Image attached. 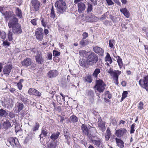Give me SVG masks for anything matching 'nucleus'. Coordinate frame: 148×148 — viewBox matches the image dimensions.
Listing matches in <instances>:
<instances>
[{"instance_id": "1", "label": "nucleus", "mask_w": 148, "mask_h": 148, "mask_svg": "<svg viewBox=\"0 0 148 148\" xmlns=\"http://www.w3.org/2000/svg\"><path fill=\"white\" fill-rule=\"evenodd\" d=\"M8 25L9 28H12V32L14 34H20L22 32L21 26L18 23V20L14 17L9 21Z\"/></svg>"}, {"instance_id": "2", "label": "nucleus", "mask_w": 148, "mask_h": 148, "mask_svg": "<svg viewBox=\"0 0 148 148\" xmlns=\"http://www.w3.org/2000/svg\"><path fill=\"white\" fill-rule=\"evenodd\" d=\"M55 6L57 8L58 13L63 14L66 11V4L65 2L62 0H58L56 2Z\"/></svg>"}, {"instance_id": "3", "label": "nucleus", "mask_w": 148, "mask_h": 148, "mask_svg": "<svg viewBox=\"0 0 148 148\" xmlns=\"http://www.w3.org/2000/svg\"><path fill=\"white\" fill-rule=\"evenodd\" d=\"M108 72L112 78L114 82L116 85H118L119 84V75L121 74V71L118 70H114L110 68L108 71Z\"/></svg>"}, {"instance_id": "4", "label": "nucleus", "mask_w": 148, "mask_h": 148, "mask_svg": "<svg viewBox=\"0 0 148 148\" xmlns=\"http://www.w3.org/2000/svg\"><path fill=\"white\" fill-rule=\"evenodd\" d=\"M88 63L89 65L92 66L95 64L98 61L97 56L93 52H91L87 57Z\"/></svg>"}, {"instance_id": "5", "label": "nucleus", "mask_w": 148, "mask_h": 148, "mask_svg": "<svg viewBox=\"0 0 148 148\" xmlns=\"http://www.w3.org/2000/svg\"><path fill=\"white\" fill-rule=\"evenodd\" d=\"M105 84L101 79H99L96 80V85L95 86V90L99 92H102L105 89Z\"/></svg>"}, {"instance_id": "6", "label": "nucleus", "mask_w": 148, "mask_h": 148, "mask_svg": "<svg viewBox=\"0 0 148 148\" xmlns=\"http://www.w3.org/2000/svg\"><path fill=\"white\" fill-rule=\"evenodd\" d=\"M140 85L148 91V76L144 77L143 79H140L139 82Z\"/></svg>"}, {"instance_id": "7", "label": "nucleus", "mask_w": 148, "mask_h": 148, "mask_svg": "<svg viewBox=\"0 0 148 148\" xmlns=\"http://www.w3.org/2000/svg\"><path fill=\"white\" fill-rule=\"evenodd\" d=\"M36 38L39 40H41L42 39L43 36V30L41 28L37 29L35 32Z\"/></svg>"}, {"instance_id": "8", "label": "nucleus", "mask_w": 148, "mask_h": 148, "mask_svg": "<svg viewBox=\"0 0 148 148\" xmlns=\"http://www.w3.org/2000/svg\"><path fill=\"white\" fill-rule=\"evenodd\" d=\"M8 141L12 146L14 147L15 146L18 147L19 146V143L17 138L10 137L8 139Z\"/></svg>"}, {"instance_id": "9", "label": "nucleus", "mask_w": 148, "mask_h": 148, "mask_svg": "<svg viewBox=\"0 0 148 148\" xmlns=\"http://www.w3.org/2000/svg\"><path fill=\"white\" fill-rule=\"evenodd\" d=\"M89 138L94 145H96L98 147H100L101 146V139L99 138H97L96 139H95V137L92 138L91 136Z\"/></svg>"}, {"instance_id": "10", "label": "nucleus", "mask_w": 148, "mask_h": 148, "mask_svg": "<svg viewBox=\"0 0 148 148\" xmlns=\"http://www.w3.org/2000/svg\"><path fill=\"white\" fill-rule=\"evenodd\" d=\"M126 132L127 130L125 129L121 128L116 130L115 135L117 137L120 138L124 135Z\"/></svg>"}, {"instance_id": "11", "label": "nucleus", "mask_w": 148, "mask_h": 148, "mask_svg": "<svg viewBox=\"0 0 148 148\" xmlns=\"http://www.w3.org/2000/svg\"><path fill=\"white\" fill-rule=\"evenodd\" d=\"M32 63V61L30 58H28L24 60L21 62L22 66L25 67H27L30 65Z\"/></svg>"}, {"instance_id": "12", "label": "nucleus", "mask_w": 148, "mask_h": 148, "mask_svg": "<svg viewBox=\"0 0 148 148\" xmlns=\"http://www.w3.org/2000/svg\"><path fill=\"white\" fill-rule=\"evenodd\" d=\"M36 60L38 64H42L45 61L44 58L42 57L40 53H38L35 56Z\"/></svg>"}, {"instance_id": "13", "label": "nucleus", "mask_w": 148, "mask_h": 148, "mask_svg": "<svg viewBox=\"0 0 148 148\" xmlns=\"http://www.w3.org/2000/svg\"><path fill=\"white\" fill-rule=\"evenodd\" d=\"M31 3L35 10L36 11L38 10L40 5V2L37 0H32Z\"/></svg>"}, {"instance_id": "14", "label": "nucleus", "mask_w": 148, "mask_h": 148, "mask_svg": "<svg viewBox=\"0 0 148 148\" xmlns=\"http://www.w3.org/2000/svg\"><path fill=\"white\" fill-rule=\"evenodd\" d=\"M81 130L82 132L86 135L88 136L89 138L91 137L89 132V129L87 125L84 124H83L81 126Z\"/></svg>"}, {"instance_id": "15", "label": "nucleus", "mask_w": 148, "mask_h": 148, "mask_svg": "<svg viewBox=\"0 0 148 148\" xmlns=\"http://www.w3.org/2000/svg\"><path fill=\"white\" fill-rule=\"evenodd\" d=\"M58 75V73L56 70L49 71L47 74V76L49 78L55 77Z\"/></svg>"}, {"instance_id": "16", "label": "nucleus", "mask_w": 148, "mask_h": 148, "mask_svg": "<svg viewBox=\"0 0 148 148\" xmlns=\"http://www.w3.org/2000/svg\"><path fill=\"white\" fill-rule=\"evenodd\" d=\"M12 68V65H7L5 66L3 69V72L6 76H8Z\"/></svg>"}, {"instance_id": "17", "label": "nucleus", "mask_w": 148, "mask_h": 148, "mask_svg": "<svg viewBox=\"0 0 148 148\" xmlns=\"http://www.w3.org/2000/svg\"><path fill=\"white\" fill-rule=\"evenodd\" d=\"M95 52L99 55L102 56L104 53L103 50L101 47L98 46H95L93 47Z\"/></svg>"}, {"instance_id": "18", "label": "nucleus", "mask_w": 148, "mask_h": 148, "mask_svg": "<svg viewBox=\"0 0 148 148\" xmlns=\"http://www.w3.org/2000/svg\"><path fill=\"white\" fill-rule=\"evenodd\" d=\"M78 11L79 13H82L86 9V5L83 3L79 2L77 4Z\"/></svg>"}, {"instance_id": "19", "label": "nucleus", "mask_w": 148, "mask_h": 148, "mask_svg": "<svg viewBox=\"0 0 148 148\" xmlns=\"http://www.w3.org/2000/svg\"><path fill=\"white\" fill-rule=\"evenodd\" d=\"M29 93L31 95H34L36 96H39L41 95L40 93L37 90L34 88H31L28 90Z\"/></svg>"}, {"instance_id": "20", "label": "nucleus", "mask_w": 148, "mask_h": 148, "mask_svg": "<svg viewBox=\"0 0 148 148\" xmlns=\"http://www.w3.org/2000/svg\"><path fill=\"white\" fill-rule=\"evenodd\" d=\"M98 127L99 129L102 132H104L106 129V127L105 126V123L99 119L98 122Z\"/></svg>"}, {"instance_id": "21", "label": "nucleus", "mask_w": 148, "mask_h": 148, "mask_svg": "<svg viewBox=\"0 0 148 148\" xmlns=\"http://www.w3.org/2000/svg\"><path fill=\"white\" fill-rule=\"evenodd\" d=\"M95 16L91 14H89L85 18V20L87 22H92L95 20Z\"/></svg>"}, {"instance_id": "22", "label": "nucleus", "mask_w": 148, "mask_h": 148, "mask_svg": "<svg viewBox=\"0 0 148 148\" xmlns=\"http://www.w3.org/2000/svg\"><path fill=\"white\" fill-rule=\"evenodd\" d=\"M120 11L127 18L129 17L130 14L129 11L126 8H122L120 9Z\"/></svg>"}, {"instance_id": "23", "label": "nucleus", "mask_w": 148, "mask_h": 148, "mask_svg": "<svg viewBox=\"0 0 148 148\" xmlns=\"http://www.w3.org/2000/svg\"><path fill=\"white\" fill-rule=\"evenodd\" d=\"M115 140L117 144V145L120 148H123L124 147V142L121 140L116 138Z\"/></svg>"}, {"instance_id": "24", "label": "nucleus", "mask_w": 148, "mask_h": 148, "mask_svg": "<svg viewBox=\"0 0 148 148\" xmlns=\"http://www.w3.org/2000/svg\"><path fill=\"white\" fill-rule=\"evenodd\" d=\"M3 14L5 16V18L8 19L11 17L13 15V12L12 11H6L3 13Z\"/></svg>"}, {"instance_id": "25", "label": "nucleus", "mask_w": 148, "mask_h": 148, "mask_svg": "<svg viewBox=\"0 0 148 148\" xmlns=\"http://www.w3.org/2000/svg\"><path fill=\"white\" fill-rule=\"evenodd\" d=\"M114 57L116 58L118 65L119 67L121 69L123 65L122 59L119 56H114Z\"/></svg>"}, {"instance_id": "26", "label": "nucleus", "mask_w": 148, "mask_h": 148, "mask_svg": "<svg viewBox=\"0 0 148 148\" xmlns=\"http://www.w3.org/2000/svg\"><path fill=\"white\" fill-rule=\"evenodd\" d=\"M2 125L3 127L5 129H8L10 127L12 126L9 120L8 119H6V121L3 123Z\"/></svg>"}, {"instance_id": "27", "label": "nucleus", "mask_w": 148, "mask_h": 148, "mask_svg": "<svg viewBox=\"0 0 148 148\" xmlns=\"http://www.w3.org/2000/svg\"><path fill=\"white\" fill-rule=\"evenodd\" d=\"M81 66L85 67H88L90 65L88 63V60L85 59H82L80 62Z\"/></svg>"}, {"instance_id": "28", "label": "nucleus", "mask_w": 148, "mask_h": 148, "mask_svg": "<svg viewBox=\"0 0 148 148\" xmlns=\"http://www.w3.org/2000/svg\"><path fill=\"white\" fill-rule=\"evenodd\" d=\"M60 134V133L59 132H57L56 133H53L51 136L50 138L53 140H55L58 138Z\"/></svg>"}, {"instance_id": "29", "label": "nucleus", "mask_w": 148, "mask_h": 148, "mask_svg": "<svg viewBox=\"0 0 148 148\" xmlns=\"http://www.w3.org/2000/svg\"><path fill=\"white\" fill-rule=\"evenodd\" d=\"M16 11L15 13L16 15L19 18H21L22 16V13L21 11V10H20L18 8H15Z\"/></svg>"}, {"instance_id": "30", "label": "nucleus", "mask_w": 148, "mask_h": 148, "mask_svg": "<svg viewBox=\"0 0 148 148\" xmlns=\"http://www.w3.org/2000/svg\"><path fill=\"white\" fill-rule=\"evenodd\" d=\"M7 111L2 109L0 110V116L3 117H5L8 115Z\"/></svg>"}, {"instance_id": "31", "label": "nucleus", "mask_w": 148, "mask_h": 148, "mask_svg": "<svg viewBox=\"0 0 148 148\" xmlns=\"http://www.w3.org/2000/svg\"><path fill=\"white\" fill-rule=\"evenodd\" d=\"M16 106L17 108L18 109V112H19L24 107L23 104L22 103H17L16 104Z\"/></svg>"}, {"instance_id": "32", "label": "nucleus", "mask_w": 148, "mask_h": 148, "mask_svg": "<svg viewBox=\"0 0 148 148\" xmlns=\"http://www.w3.org/2000/svg\"><path fill=\"white\" fill-rule=\"evenodd\" d=\"M105 60L106 61L108 62L110 64H111L112 62L111 58L109 54L108 53H107V55L105 58Z\"/></svg>"}, {"instance_id": "33", "label": "nucleus", "mask_w": 148, "mask_h": 148, "mask_svg": "<svg viewBox=\"0 0 148 148\" xmlns=\"http://www.w3.org/2000/svg\"><path fill=\"white\" fill-rule=\"evenodd\" d=\"M88 52L84 50H80L79 51V53L80 56L82 57H85L87 55Z\"/></svg>"}, {"instance_id": "34", "label": "nucleus", "mask_w": 148, "mask_h": 148, "mask_svg": "<svg viewBox=\"0 0 148 148\" xmlns=\"http://www.w3.org/2000/svg\"><path fill=\"white\" fill-rule=\"evenodd\" d=\"M47 132L46 131L42 129V130L41 133L39 136L40 138H43V136L45 137L47 136Z\"/></svg>"}, {"instance_id": "35", "label": "nucleus", "mask_w": 148, "mask_h": 148, "mask_svg": "<svg viewBox=\"0 0 148 148\" xmlns=\"http://www.w3.org/2000/svg\"><path fill=\"white\" fill-rule=\"evenodd\" d=\"M106 134L105 136V138L106 140H109L110 136V131L109 129L108 128L106 131Z\"/></svg>"}, {"instance_id": "36", "label": "nucleus", "mask_w": 148, "mask_h": 148, "mask_svg": "<svg viewBox=\"0 0 148 148\" xmlns=\"http://www.w3.org/2000/svg\"><path fill=\"white\" fill-rule=\"evenodd\" d=\"M100 72V70L98 69H96L94 71L93 75L95 77H97L98 74Z\"/></svg>"}, {"instance_id": "37", "label": "nucleus", "mask_w": 148, "mask_h": 148, "mask_svg": "<svg viewBox=\"0 0 148 148\" xmlns=\"http://www.w3.org/2000/svg\"><path fill=\"white\" fill-rule=\"evenodd\" d=\"M55 14L54 11V9L53 6L51 9V12L50 14V17L52 18H54L55 17Z\"/></svg>"}, {"instance_id": "38", "label": "nucleus", "mask_w": 148, "mask_h": 148, "mask_svg": "<svg viewBox=\"0 0 148 148\" xmlns=\"http://www.w3.org/2000/svg\"><path fill=\"white\" fill-rule=\"evenodd\" d=\"M80 44L82 46H84L88 44L87 40L84 39H83L80 42Z\"/></svg>"}, {"instance_id": "39", "label": "nucleus", "mask_w": 148, "mask_h": 148, "mask_svg": "<svg viewBox=\"0 0 148 148\" xmlns=\"http://www.w3.org/2000/svg\"><path fill=\"white\" fill-rule=\"evenodd\" d=\"M128 94V92L127 91H124L123 92L122 95V97L121 99V101H122L124 99L127 97V95Z\"/></svg>"}, {"instance_id": "40", "label": "nucleus", "mask_w": 148, "mask_h": 148, "mask_svg": "<svg viewBox=\"0 0 148 148\" xmlns=\"http://www.w3.org/2000/svg\"><path fill=\"white\" fill-rule=\"evenodd\" d=\"M114 40H109V46L110 48L114 49Z\"/></svg>"}, {"instance_id": "41", "label": "nucleus", "mask_w": 148, "mask_h": 148, "mask_svg": "<svg viewBox=\"0 0 148 148\" xmlns=\"http://www.w3.org/2000/svg\"><path fill=\"white\" fill-rule=\"evenodd\" d=\"M70 120L73 122H77L78 121L77 118L75 116H71L70 117Z\"/></svg>"}, {"instance_id": "42", "label": "nucleus", "mask_w": 148, "mask_h": 148, "mask_svg": "<svg viewBox=\"0 0 148 148\" xmlns=\"http://www.w3.org/2000/svg\"><path fill=\"white\" fill-rule=\"evenodd\" d=\"M142 31L145 33L146 37L148 39V28L144 27L143 28Z\"/></svg>"}, {"instance_id": "43", "label": "nucleus", "mask_w": 148, "mask_h": 148, "mask_svg": "<svg viewBox=\"0 0 148 148\" xmlns=\"http://www.w3.org/2000/svg\"><path fill=\"white\" fill-rule=\"evenodd\" d=\"M12 33L10 31H9L8 34V40L9 41H12Z\"/></svg>"}, {"instance_id": "44", "label": "nucleus", "mask_w": 148, "mask_h": 148, "mask_svg": "<svg viewBox=\"0 0 148 148\" xmlns=\"http://www.w3.org/2000/svg\"><path fill=\"white\" fill-rule=\"evenodd\" d=\"M105 95L106 97H108L109 99H111L112 97V95L110 93L109 91H106L105 92Z\"/></svg>"}, {"instance_id": "45", "label": "nucleus", "mask_w": 148, "mask_h": 148, "mask_svg": "<svg viewBox=\"0 0 148 148\" xmlns=\"http://www.w3.org/2000/svg\"><path fill=\"white\" fill-rule=\"evenodd\" d=\"M85 81L91 83L92 81V79L90 76H88L85 77Z\"/></svg>"}, {"instance_id": "46", "label": "nucleus", "mask_w": 148, "mask_h": 148, "mask_svg": "<svg viewBox=\"0 0 148 148\" xmlns=\"http://www.w3.org/2000/svg\"><path fill=\"white\" fill-rule=\"evenodd\" d=\"M56 145L54 143H51L48 145L47 148H56Z\"/></svg>"}, {"instance_id": "47", "label": "nucleus", "mask_w": 148, "mask_h": 148, "mask_svg": "<svg viewBox=\"0 0 148 148\" xmlns=\"http://www.w3.org/2000/svg\"><path fill=\"white\" fill-rule=\"evenodd\" d=\"M144 104L142 102L140 101L138 103V108L140 110H141L143 108Z\"/></svg>"}, {"instance_id": "48", "label": "nucleus", "mask_w": 148, "mask_h": 148, "mask_svg": "<svg viewBox=\"0 0 148 148\" xmlns=\"http://www.w3.org/2000/svg\"><path fill=\"white\" fill-rule=\"evenodd\" d=\"M41 23L42 25L44 27L46 26L47 22L43 18H41Z\"/></svg>"}, {"instance_id": "49", "label": "nucleus", "mask_w": 148, "mask_h": 148, "mask_svg": "<svg viewBox=\"0 0 148 148\" xmlns=\"http://www.w3.org/2000/svg\"><path fill=\"white\" fill-rule=\"evenodd\" d=\"M88 8H87V12H90L92 11V5L91 4H90L89 3H88Z\"/></svg>"}, {"instance_id": "50", "label": "nucleus", "mask_w": 148, "mask_h": 148, "mask_svg": "<svg viewBox=\"0 0 148 148\" xmlns=\"http://www.w3.org/2000/svg\"><path fill=\"white\" fill-rule=\"evenodd\" d=\"M0 35L2 39H4L6 38V34L5 32H1V34Z\"/></svg>"}, {"instance_id": "51", "label": "nucleus", "mask_w": 148, "mask_h": 148, "mask_svg": "<svg viewBox=\"0 0 148 148\" xmlns=\"http://www.w3.org/2000/svg\"><path fill=\"white\" fill-rule=\"evenodd\" d=\"M52 54L50 52H48L46 58L47 59L51 60L52 59Z\"/></svg>"}, {"instance_id": "52", "label": "nucleus", "mask_w": 148, "mask_h": 148, "mask_svg": "<svg viewBox=\"0 0 148 148\" xmlns=\"http://www.w3.org/2000/svg\"><path fill=\"white\" fill-rule=\"evenodd\" d=\"M38 20L37 18L34 19L31 21V22L33 25H37L36 21Z\"/></svg>"}, {"instance_id": "53", "label": "nucleus", "mask_w": 148, "mask_h": 148, "mask_svg": "<svg viewBox=\"0 0 148 148\" xmlns=\"http://www.w3.org/2000/svg\"><path fill=\"white\" fill-rule=\"evenodd\" d=\"M60 53L58 51L54 50L53 51V55L55 57H58L60 56Z\"/></svg>"}, {"instance_id": "54", "label": "nucleus", "mask_w": 148, "mask_h": 148, "mask_svg": "<svg viewBox=\"0 0 148 148\" xmlns=\"http://www.w3.org/2000/svg\"><path fill=\"white\" fill-rule=\"evenodd\" d=\"M135 124L133 123L132 124V125L131 126V129L130 130V133L132 134L134 133L135 130H134V127H135Z\"/></svg>"}, {"instance_id": "55", "label": "nucleus", "mask_w": 148, "mask_h": 148, "mask_svg": "<svg viewBox=\"0 0 148 148\" xmlns=\"http://www.w3.org/2000/svg\"><path fill=\"white\" fill-rule=\"evenodd\" d=\"M109 13L108 12H107L104 14H103L101 17L100 18V19L103 20H104L105 18L108 15V14Z\"/></svg>"}, {"instance_id": "56", "label": "nucleus", "mask_w": 148, "mask_h": 148, "mask_svg": "<svg viewBox=\"0 0 148 148\" xmlns=\"http://www.w3.org/2000/svg\"><path fill=\"white\" fill-rule=\"evenodd\" d=\"M10 43L7 40L3 41V45L6 46V47L9 46Z\"/></svg>"}, {"instance_id": "57", "label": "nucleus", "mask_w": 148, "mask_h": 148, "mask_svg": "<svg viewBox=\"0 0 148 148\" xmlns=\"http://www.w3.org/2000/svg\"><path fill=\"white\" fill-rule=\"evenodd\" d=\"M82 36H83V39H85L86 38L88 37V34L87 33L84 32L82 34Z\"/></svg>"}, {"instance_id": "58", "label": "nucleus", "mask_w": 148, "mask_h": 148, "mask_svg": "<svg viewBox=\"0 0 148 148\" xmlns=\"http://www.w3.org/2000/svg\"><path fill=\"white\" fill-rule=\"evenodd\" d=\"M106 1L108 4L109 5H111L114 4V3L112 0H106Z\"/></svg>"}, {"instance_id": "59", "label": "nucleus", "mask_w": 148, "mask_h": 148, "mask_svg": "<svg viewBox=\"0 0 148 148\" xmlns=\"http://www.w3.org/2000/svg\"><path fill=\"white\" fill-rule=\"evenodd\" d=\"M17 86L19 90H21L23 86L22 84H21L20 83H18L17 84Z\"/></svg>"}, {"instance_id": "60", "label": "nucleus", "mask_w": 148, "mask_h": 148, "mask_svg": "<svg viewBox=\"0 0 148 148\" xmlns=\"http://www.w3.org/2000/svg\"><path fill=\"white\" fill-rule=\"evenodd\" d=\"M9 116L10 118H12L15 116V114L13 113L10 112L9 114Z\"/></svg>"}, {"instance_id": "61", "label": "nucleus", "mask_w": 148, "mask_h": 148, "mask_svg": "<svg viewBox=\"0 0 148 148\" xmlns=\"http://www.w3.org/2000/svg\"><path fill=\"white\" fill-rule=\"evenodd\" d=\"M39 124L37 123H36V124L34 126V129H33V131H35L38 130L39 127Z\"/></svg>"}, {"instance_id": "62", "label": "nucleus", "mask_w": 148, "mask_h": 148, "mask_svg": "<svg viewBox=\"0 0 148 148\" xmlns=\"http://www.w3.org/2000/svg\"><path fill=\"white\" fill-rule=\"evenodd\" d=\"M121 26L123 29V31H125L127 29V27L125 26V24H122Z\"/></svg>"}, {"instance_id": "63", "label": "nucleus", "mask_w": 148, "mask_h": 148, "mask_svg": "<svg viewBox=\"0 0 148 148\" xmlns=\"http://www.w3.org/2000/svg\"><path fill=\"white\" fill-rule=\"evenodd\" d=\"M57 101H60L61 102L63 101H62V98H61L60 96H58L57 97Z\"/></svg>"}, {"instance_id": "64", "label": "nucleus", "mask_w": 148, "mask_h": 148, "mask_svg": "<svg viewBox=\"0 0 148 148\" xmlns=\"http://www.w3.org/2000/svg\"><path fill=\"white\" fill-rule=\"evenodd\" d=\"M21 100L23 102L26 101V100L25 98L23 97V96H21Z\"/></svg>"}]
</instances>
